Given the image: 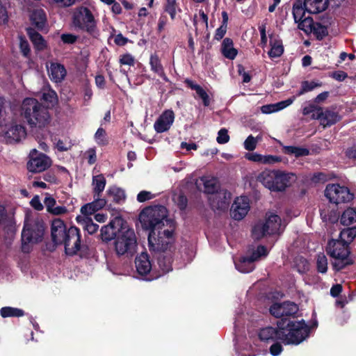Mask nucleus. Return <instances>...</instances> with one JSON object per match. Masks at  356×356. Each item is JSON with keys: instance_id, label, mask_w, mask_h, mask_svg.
Masks as SVG:
<instances>
[{"instance_id": "680f3d73", "label": "nucleus", "mask_w": 356, "mask_h": 356, "mask_svg": "<svg viewBox=\"0 0 356 356\" xmlns=\"http://www.w3.org/2000/svg\"><path fill=\"white\" fill-rule=\"evenodd\" d=\"M19 47L24 56H27L29 54L30 47L29 42L21 36L19 37Z\"/></svg>"}, {"instance_id": "c85d7f7f", "label": "nucleus", "mask_w": 356, "mask_h": 356, "mask_svg": "<svg viewBox=\"0 0 356 356\" xmlns=\"http://www.w3.org/2000/svg\"><path fill=\"white\" fill-rule=\"evenodd\" d=\"M264 224L269 235L279 234L282 230L281 219L277 215L270 214Z\"/></svg>"}, {"instance_id": "0eeeda50", "label": "nucleus", "mask_w": 356, "mask_h": 356, "mask_svg": "<svg viewBox=\"0 0 356 356\" xmlns=\"http://www.w3.org/2000/svg\"><path fill=\"white\" fill-rule=\"evenodd\" d=\"M136 246V236L134 230L125 222L115 238V248L118 254L123 255L133 251Z\"/></svg>"}, {"instance_id": "603ef678", "label": "nucleus", "mask_w": 356, "mask_h": 356, "mask_svg": "<svg viewBox=\"0 0 356 356\" xmlns=\"http://www.w3.org/2000/svg\"><path fill=\"white\" fill-rule=\"evenodd\" d=\"M165 10L168 13H169L171 19H174L177 13L176 0H167Z\"/></svg>"}, {"instance_id": "8fccbe9b", "label": "nucleus", "mask_w": 356, "mask_h": 356, "mask_svg": "<svg viewBox=\"0 0 356 356\" xmlns=\"http://www.w3.org/2000/svg\"><path fill=\"white\" fill-rule=\"evenodd\" d=\"M95 140L99 145H106L108 143L106 134L104 129L99 128L95 134Z\"/></svg>"}, {"instance_id": "58836bf2", "label": "nucleus", "mask_w": 356, "mask_h": 356, "mask_svg": "<svg viewBox=\"0 0 356 356\" xmlns=\"http://www.w3.org/2000/svg\"><path fill=\"white\" fill-rule=\"evenodd\" d=\"M282 152L289 155H293L296 157L307 156L309 153L308 149L299 146H283Z\"/></svg>"}, {"instance_id": "a19ab883", "label": "nucleus", "mask_w": 356, "mask_h": 356, "mask_svg": "<svg viewBox=\"0 0 356 356\" xmlns=\"http://www.w3.org/2000/svg\"><path fill=\"white\" fill-rule=\"evenodd\" d=\"M149 65L151 70L154 72L156 73L161 77H165L163 67L161 63L159 56L156 54L151 55L149 58Z\"/></svg>"}, {"instance_id": "f704fd0d", "label": "nucleus", "mask_w": 356, "mask_h": 356, "mask_svg": "<svg viewBox=\"0 0 356 356\" xmlns=\"http://www.w3.org/2000/svg\"><path fill=\"white\" fill-rule=\"evenodd\" d=\"M76 220L83 226V228L90 234L95 233L99 228V225L93 222L92 219L90 218L89 217L79 216L76 217Z\"/></svg>"}, {"instance_id": "ddd939ff", "label": "nucleus", "mask_w": 356, "mask_h": 356, "mask_svg": "<svg viewBox=\"0 0 356 356\" xmlns=\"http://www.w3.org/2000/svg\"><path fill=\"white\" fill-rule=\"evenodd\" d=\"M250 210L249 199L246 196H240L235 199L232 208L231 216L237 220L243 219Z\"/></svg>"}, {"instance_id": "473e14b6", "label": "nucleus", "mask_w": 356, "mask_h": 356, "mask_svg": "<svg viewBox=\"0 0 356 356\" xmlns=\"http://www.w3.org/2000/svg\"><path fill=\"white\" fill-rule=\"evenodd\" d=\"M222 54L225 57L233 60L236 56L238 51L234 47L233 42L229 38H225L222 43Z\"/></svg>"}, {"instance_id": "b1692460", "label": "nucleus", "mask_w": 356, "mask_h": 356, "mask_svg": "<svg viewBox=\"0 0 356 356\" xmlns=\"http://www.w3.org/2000/svg\"><path fill=\"white\" fill-rule=\"evenodd\" d=\"M106 204L105 199L96 197L93 202L86 204L81 208V216L89 217L97 211L102 209Z\"/></svg>"}, {"instance_id": "a18cd8bd", "label": "nucleus", "mask_w": 356, "mask_h": 356, "mask_svg": "<svg viewBox=\"0 0 356 356\" xmlns=\"http://www.w3.org/2000/svg\"><path fill=\"white\" fill-rule=\"evenodd\" d=\"M267 254L268 250L266 248L264 245H259L256 249H253L252 250L249 257L253 261V262H254L262 257H266Z\"/></svg>"}, {"instance_id": "2f4dec72", "label": "nucleus", "mask_w": 356, "mask_h": 356, "mask_svg": "<svg viewBox=\"0 0 356 356\" xmlns=\"http://www.w3.org/2000/svg\"><path fill=\"white\" fill-rule=\"evenodd\" d=\"M27 32L34 47L37 50L42 51L47 47V42L40 34L32 29H28Z\"/></svg>"}, {"instance_id": "9b49d317", "label": "nucleus", "mask_w": 356, "mask_h": 356, "mask_svg": "<svg viewBox=\"0 0 356 356\" xmlns=\"http://www.w3.org/2000/svg\"><path fill=\"white\" fill-rule=\"evenodd\" d=\"M0 127L5 132L6 136L10 141L18 142L24 138L26 135L24 127L10 118L8 119L3 126Z\"/></svg>"}, {"instance_id": "cd10ccee", "label": "nucleus", "mask_w": 356, "mask_h": 356, "mask_svg": "<svg viewBox=\"0 0 356 356\" xmlns=\"http://www.w3.org/2000/svg\"><path fill=\"white\" fill-rule=\"evenodd\" d=\"M327 0H305L304 6L307 13L317 14L325 10Z\"/></svg>"}, {"instance_id": "69168bd1", "label": "nucleus", "mask_w": 356, "mask_h": 356, "mask_svg": "<svg viewBox=\"0 0 356 356\" xmlns=\"http://www.w3.org/2000/svg\"><path fill=\"white\" fill-rule=\"evenodd\" d=\"M294 100H295V97H293V98H289L284 101H282L278 103H276L275 106L277 108V111H280L285 108L286 107L290 106L293 102Z\"/></svg>"}, {"instance_id": "aec40b11", "label": "nucleus", "mask_w": 356, "mask_h": 356, "mask_svg": "<svg viewBox=\"0 0 356 356\" xmlns=\"http://www.w3.org/2000/svg\"><path fill=\"white\" fill-rule=\"evenodd\" d=\"M67 234V229L64 222L60 218H55L51 223V237L56 244H62Z\"/></svg>"}, {"instance_id": "72a5a7b5", "label": "nucleus", "mask_w": 356, "mask_h": 356, "mask_svg": "<svg viewBox=\"0 0 356 356\" xmlns=\"http://www.w3.org/2000/svg\"><path fill=\"white\" fill-rule=\"evenodd\" d=\"M234 264L236 268L243 273H250L254 268V262L249 257H242Z\"/></svg>"}, {"instance_id": "5701e85b", "label": "nucleus", "mask_w": 356, "mask_h": 356, "mask_svg": "<svg viewBox=\"0 0 356 356\" xmlns=\"http://www.w3.org/2000/svg\"><path fill=\"white\" fill-rule=\"evenodd\" d=\"M135 264L137 272L141 275L148 274L152 270V264L147 252H142L138 255Z\"/></svg>"}, {"instance_id": "e2e57ef3", "label": "nucleus", "mask_w": 356, "mask_h": 356, "mask_svg": "<svg viewBox=\"0 0 356 356\" xmlns=\"http://www.w3.org/2000/svg\"><path fill=\"white\" fill-rule=\"evenodd\" d=\"M86 154L87 156L88 163L90 165H92V164H94L96 162V161H97V154H96V149H95V148L92 147V148L88 149L86 151Z\"/></svg>"}, {"instance_id": "6e6552de", "label": "nucleus", "mask_w": 356, "mask_h": 356, "mask_svg": "<svg viewBox=\"0 0 356 356\" xmlns=\"http://www.w3.org/2000/svg\"><path fill=\"white\" fill-rule=\"evenodd\" d=\"M72 22L76 28L91 34L96 31V21L91 11L86 7L77 8L73 14Z\"/></svg>"}, {"instance_id": "052dcab7", "label": "nucleus", "mask_w": 356, "mask_h": 356, "mask_svg": "<svg viewBox=\"0 0 356 356\" xmlns=\"http://www.w3.org/2000/svg\"><path fill=\"white\" fill-rule=\"evenodd\" d=\"M120 63L122 65H126L129 66H133L135 63V60L133 56L129 54H124L120 56Z\"/></svg>"}, {"instance_id": "864d4df0", "label": "nucleus", "mask_w": 356, "mask_h": 356, "mask_svg": "<svg viewBox=\"0 0 356 356\" xmlns=\"http://www.w3.org/2000/svg\"><path fill=\"white\" fill-rule=\"evenodd\" d=\"M155 197H156V195L152 193L150 191H141L137 195L136 199L138 202H145L146 201L154 199Z\"/></svg>"}, {"instance_id": "774afa93", "label": "nucleus", "mask_w": 356, "mask_h": 356, "mask_svg": "<svg viewBox=\"0 0 356 356\" xmlns=\"http://www.w3.org/2000/svg\"><path fill=\"white\" fill-rule=\"evenodd\" d=\"M282 351V346L278 343H273L270 348V353L273 356L279 355Z\"/></svg>"}, {"instance_id": "4c0bfd02", "label": "nucleus", "mask_w": 356, "mask_h": 356, "mask_svg": "<svg viewBox=\"0 0 356 356\" xmlns=\"http://www.w3.org/2000/svg\"><path fill=\"white\" fill-rule=\"evenodd\" d=\"M270 44L271 48L268 53L270 58H275L282 55L284 52V47L281 40L271 38Z\"/></svg>"}, {"instance_id": "423d86ee", "label": "nucleus", "mask_w": 356, "mask_h": 356, "mask_svg": "<svg viewBox=\"0 0 356 356\" xmlns=\"http://www.w3.org/2000/svg\"><path fill=\"white\" fill-rule=\"evenodd\" d=\"M327 252L334 259L332 265L337 270L353 263L349 246L343 244L341 241H338L337 240L329 241Z\"/></svg>"}, {"instance_id": "0e129e2a", "label": "nucleus", "mask_w": 356, "mask_h": 356, "mask_svg": "<svg viewBox=\"0 0 356 356\" xmlns=\"http://www.w3.org/2000/svg\"><path fill=\"white\" fill-rule=\"evenodd\" d=\"M44 205L48 212H51L56 205V200L51 196H47L44 200Z\"/></svg>"}, {"instance_id": "7c9ffc66", "label": "nucleus", "mask_w": 356, "mask_h": 356, "mask_svg": "<svg viewBox=\"0 0 356 356\" xmlns=\"http://www.w3.org/2000/svg\"><path fill=\"white\" fill-rule=\"evenodd\" d=\"M356 222V207L347 208L341 215L340 223L343 226H350Z\"/></svg>"}, {"instance_id": "4be33fe9", "label": "nucleus", "mask_w": 356, "mask_h": 356, "mask_svg": "<svg viewBox=\"0 0 356 356\" xmlns=\"http://www.w3.org/2000/svg\"><path fill=\"white\" fill-rule=\"evenodd\" d=\"M259 338L261 341L270 343L282 337L281 329L278 326V330L272 327H266L259 330Z\"/></svg>"}, {"instance_id": "6ab92c4d", "label": "nucleus", "mask_w": 356, "mask_h": 356, "mask_svg": "<svg viewBox=\"0 0 356 356\" xmlns=\"http://www.w3.org/2000/svg\"><path fill=\"white\" fill-rule=\"evenodd\" d=\"M197 188L207 194H211V196L218 191V180L211 176H203L195 181Z\"/></svg>"}, {"instance_id": "338daca9", "label": "nucleus", "mask_w": 356, "mask_h": 356, "mask_svg": "<svg viewBox=\"0 0 356 356\" xmlns=\"http://www.w3.org/2000/svg\"><path fill=\"white\" fill-rule=\"evenodd\" d=\"M77 37L73 34L66 33L61 35L62 41L65 44H73L76 41Z\"/></svg>"}, {"instance_id": "ea45409f", "label": "nucleus", "mask_w": 356, "mask_h": 356, "mask_svg": "<svg viewBox=\"0 0 356 356\" xmlns=\"http://www.w3.org/2000/svg\"><path fill=\"white\" fill-rule=\"evenodd\" d=\"M106 184V179L103 175H98L92 177L93 191L99 197V194L104 190Z\"/></svg>"}, {"instance_id": "dca6fc26", "label": "nucleus", "mask_w": 356, "mask_h": 356, "mask_svg": "<svg viewBox=\"0 0 356 356\" xmlns=\"http://www.w3.org/2000/svg\"><path fill=\"white\" fill-rule=\"evenodd\" d=\"M297 179L296 174L276 170L273 191H283Z\"/></svg>"}, {"instance_id": "c756f323", "label": "nucleus", "mask_w": 356, "mask_h": 356, "mask_svg": "<svg viewBox=\"0 0 356 356\" xmlns=\"http://www.w3.org/2000/svg\"><path fill=\"white\" fill-rule=\"evenodd\" d=\"M30 19L33 25L39 30H43L47 24V16L41 8L35 9L30 15Z\"/></svg>"}, {"instance_id": "412c9836", "label": "nucleus", "mask_w": 356, "mask_h": 356, "mask_svg": "<svg viewBox=\"0 0 356 356\" xmlns=\"http://www.w3.org/2000/svg\"><path fill=\"white\" fill-rule=\"evenodd\" d=\"M313 119H318L320 120V123L324 127L331 126L340 120V117L337 113L326 110L323 111L322 108L321 109L318 114H314L312 115Z\"/></svg>"}, {"instance_id": "393cba45", "label": "nucleus", "mask_w": 356, "mask_h": 356, "mask_svg": "<svg viewBox=\"0 0 356 356\" xmlns=\"http://www.w3.org/2000/svg\"><path fill=\"white\" fill-rule=\"evenodd\" d=\"M47 67L50 79L56 83L62 81L66 76L65 68L60 63H51Z\"/></svg>"}, {"instance_id": "9d476101", "label": "nucleus", "mask_w": 356, "mask_h": 356, "mask_svg": "<svg viewBox=\"0 0 356 356\" xmlns=\"http://www.w3.org/2000/svg\"><path fill=\"white\" fill-rule=\"evenodd\" d=\"M65 246V253L68 255H74L81 248L80 231L76 227L72 226L67 229V234L62 242Z\"/></svg>"}, {"instance_id": "20e7f679", "label": "nucleus", "mask_w": 356, "mask_h": 356, "mask_svg": "<svg viewBox=\"0 0 356 356\" xmlns=\"http://www.w3.org/2000/svg\"><path fill=\"white\" fill-rule=\"evenodd\" d=\"M22 114L31 127L42 129L50 122V115L47 108L33 98L24 99Z\"/></svg>"}, {"instance_id": "de8ad7c7", "label": "nucleus", "mask_w": 356, "mask_h": 356, "mask_svg": "<svg viewBox=\"0 0 356 356\" xmlns=\"http://www.w3.org/2000/svg\"><path fill=\"white\" fill-rule=\"evenodd\" d=\"M305 11H307L305 8L304 4L302 3H296L293 7V15L296 22H298L302 19H304V16L305 14Z\"/></svg>"}, {"instance_id": "c03bdc74", "label": "nucleus", "mask_w": 356, "mask_h": 356, "mask_svg": "<svg viewBox=\"0 0 356 356\" xmlns=\"http://www.w3.org/2000/svg\"><path fill=\"white\" fill-rule=\"evenodd\" d=\"M298 22V28L306 33H310L316 29L313 19L311 17H305Z\"/></svg>"}, {"instance_id": "4468645a", "label": "nucleus", "mask_w": 356, "mask_h": 356, "mask_svg": "<svg viewBox=\"0 0 356 356\" xmlns=\"http://www.w3.org/2000/svg\"><path fill=\"white\" fill-rule=\"evenodd\" d=\"M125 222L120 217H116L107 225H105L101 229V236L104 241H109L114 238H116L119 229H122Z\"/></svg>"}, {"instance_id": "4d7b16f0", "label": "nucleus", "mask_w": 356, "mask_h": 356, "mask_svg": "<svg viewBox=\"0 0 356 356\" xmlns=\"http://www.w3.org/2000/svg\"><path fill=\"white\" fill-rule=\"evenodd\" d=\"M229 140V136L228 135L227 131L225 129H221L218 134V136L216 138L217 142L219 144H225Z\"/></svg>"}, {"instance_id": "c9c22d12", "label": "nucleus", "mask_w": 356, "mask_h": 356, "mask_svg": "<svg viewBox=\"0 0 356 356\" xmlns=\"http://www.w3.org/2000/svg\"><path fill=\"white\" fill-rule=\"evenodd\" d=\"M106 192L108 195L117 203H121L125 200V192L121 188L116 186H112L108 188Z\"/></svg>"}, {"instance_id": "a211bd4d", "label": "nucleus", "mask_w": 356, "mask_h": 356, "mask_svg": "<svg viewBox=\"0 0 356 356\" xmlns=\"http://www.w3.org/2000/svg\"><path fill=\"white\" fill-rule=\"evenodd\" d=\"M297 311V305L290 302L275 303L270 308V314L277 318L293 315L296 314Z\"/></svg>"}, {"instance_id": "bf43d9fd", "label": "nucleus", "mask_w": 356, "mask_h": 356, "mask_svg": "<svg viewBox=\"0 0 356 356\" xmlns=\"http://www.w3.org/2000/svg\"><path fill=\"white\" fill-rule=\"evenodd\" d=\"M321 109V107H318L314 104H309V106L303 108L302 113L305 115H309L310 113H312V115L314 114L317 115L318 114V112H320Z\"/></svg>"}, {"instance_id": "f8f14e48", "label": "nucleus", "mask_w": 356, "mask_h": 356, "mask_svg": "<svg viewBox=\"0 0 356 356\" xmlns=\"http://www.w3.org/2000/svg\"><path fill=\"white\" fill-rule=\"evenodd\" d=\"M37 150L33 149L31 152V158L27 163V169L31 172H40L47 169L51 165V159L44 154H39L33 157Z\"/></svg>"}, {"instance_id": "e433bc0d", "label": "nucleus", "mask_w": 356, "mask_h": 356, "mask_svg": "<svg viewBox=\"0 0 356 356\" xmlns=\"http://www.w3.org/2000/svg\"><path fill=\"white\" fill-rule=\"evenodd\" d=\"M355 237L356 227H351L343 229L340 232V240L337 241H341L343 244H346V245L348 246L349 244L355 239Z\"/></svg>"}, {"instance_id": "13d9d810", "label": "nucleus", "mask_w": 356, "mask_h": 356, "mask_svg": "<svg viewBox=\"0 0 356 356\" xmlns=\"http://www.w3.org/2000/svg\"><path fill=\"white\" fill-rule=\"evenodd\" d=\"M196 94L202 100L203 104L205 106H208L210 104L209 97L207 92L203 89V88H197V91L196 92Z\"/></svg>"}, {"instance_id": "1a4fd4ad", "label": "nucleus", "mask_w": 356, "mask_h": 356, "mask_svg": "<svg viewBox=\"0 0 356 356\" xmlns=\"http://www.w3.org/2000/svg\"><path fill=\"white\" fill-rule=\"evenodd\" d=\"M325 195L331 203L336 204L349 202L354 198L353 193H350L348 188L336 184L326 186Z\"/></svg>"}, {"instance_id": "7ed1b4c3", "label": "nucleus", "mask_w": 356, "mask_h": 356, "mask_svg": "<svg viewBox=\"0 0 356 356\" xmlns=\"http://www.w3.org/2000/svg\"><path fill=\"white\" fill-rule=\"evenodd\" d=\"M277 325L281 329L280 340L286 345H298L309 334V327L304 321H289L282 318Z\"/></svg>"}, {"instance_id": "09e8293b", "label": "nucleus", "mask_w": 356, "mask_h": 356, "mask_svg": "<svg viewBox=\"0 0 356 356\" xmlns=\"http://www.w3.org/2000/svg\"><path fill=\"white\" fill-rule=\"evenodd\" d=\"M317 269L319 273H325L327 270V259L324 254H319L316 259Z\"/></svg>"}, {"instance_id": "a878e982", "label": "nucleus", "mask_w": 356, "mask_h": 356, "mask_svg": "<svg viewBox=\"0 0 356 356\" xmlns=\"http://www.w3.org/2000/svg\"><path fill=\"white\" fill-rule=\"evenodd\" d=\"M245 157L249 161L261 164H273L281 161V159L279 156L262 155L256 152L247 153Z\"/></svg>"}, {"instance_id": "f03ea898", "label": "nucleus", "mask_w": 356, "mask_h": 356, "mask_svg": "<svg viewBox=\"0 0 356 356\" xmlns=\"http://www.w3.org/2000/svg\"><path fill=\"white\" fill-rule=\"evenodd\" d=\"M45 227L43 220L38 214L26 213L21 234L23 252L29 253L34 245L43 240Z\"/></svg>"}, {"instance_id": "39448f33", "label": "nucleus", "mask_w": 356, "mask_h": 356, "mask_svg": "<svg viewBox=\"0 0 356 356\" xmlns=\"http://www.w3.org/2000/svg\"><path fill=\"white\" fill-rule=\"evenodd\" d=\"M167 215L168 211L163 206L147 207L139 213L138 221L143 229L152 232L170 223Z\"/></svg>"}, {"instance_id": "2eb2a0df", "label": "nucleus", "mask_w": 356, "mask_h": 356, "mask_svg": "<svg viewBox=\"0 0 356 356\" xmlns=\"http://www.w3.org/2000/svg\"><path fill=\"white\" fill-rule=\"evenodd\" d=\"M175 120L174 112L169 109L164 111L156 119L154 124V129L158 134L168 131Z\"/></svg>"}, {"instance_id": "37998d69", "label": "nucleus", "mask_w": 356, "mask_h": 356, "mask_svg": "<svg viewBox=\"0 0 356 356\" xmlns=\"http://www.w3.org/2000/svg\"><path fill=\"white\" fill-rule=\"evenodd\" d=\"M252 237L257 240H259L266 235H269L264 222L257 223L252 229Z\"/></svg>"}, {"instance_id": "f3484780", "label": "nucleus", "mask_w": 356, "mask_h": 356, "mask_svg": "<svg viewBox=\"0 0 356 356\" xmlns=\"http://www.w3.org/2000/svg\"><path fill=\"white\" fill-rule=\"evenodd\" d=\"M231 193L225 190H222L209 197V202L212 208L215 210L227 209L231 200Z\"/></svg>"}, {"instance_id": "6e6d98bb", "label": "nucleus", "mask_w": 356, "mask_h": 356, "mask_svg": "<svg viewBox=\"0 0 356 356\" xmlns=\"http://www.w3.org/2000/svg\"><path fill=\"white\" fill-rule=\"evenodd\" d=\"M42 99L44 101L53 105L57 102V95L54 90H49L48 91L43 92Z\"/></svg>"}, {"instance_id": "3c124183", "label": "nucleus", "mask_w": 356, "mask_h": 356, "mask_svg": "<svg viewBox=\"0 0 356 356\" xmlns=\"http://www.w3.org/2000/svg\"><path fill=\"white\" fill-rule=\"evenodd\" d=\"M6 101L4 98L0 97V126H3L4 122L10 119V117L6 111Z\"/></svg>"}, {"instance_id": "f257e3e1", "label": "nucleus", "mask_w": 356, "mask_h": 356, "mask_svg": "<svg viewBox=\"0 0 356 356\" xmlns=\"http://www.w3.org/2000/svg\"><path fill=\"white\" fill-rule=\"evenodd\" d=\"M161 229L149 232V250L158 254V264L163 273L172 270L171 254L175 250V227L172 222Z\"/></svg>"}, {"instance_id": "5fc2aeb1", "label": "nucleus", "mask_w": 356, "mask_h": 356, "mask_svg": "<svg viewBox=\"0 0 356 356\" xmlns=\"http://www.w3.org/2000/svg\"><path fill=\"white\" fill-rule=\"evenodd\" d=\"M257 143L258 139L250 135L244 141V148L248 151H253L256 148Z\"/></svg>"}, {"instance_id": "79ce46f5", "label": "nucleus", "mask_w": 356, "mask_h": 356, "mask_svg": "<svg viewBox=\"0 0 356 356\" xmlns=\"http://www.w3.org/2000/svg\"><path fill=\"white\" fill-rule=\"evenodd\" d=\"M1 315L3 318L6 317H19L22 316L24 314L23 310L11 307H2L0 311Z\"/></svg>"}, {"instance_id": "49530a36", "label": "nucleus", "mask_w": 356, "mask_h": 356, "mask_svg": "<svg viewBox=\"0 0 356 356\" xmlns=\"http://www.w3.org/2000/svg\"><path fill=\"white\" fill-rule=\"evenodd\" d=\"M321 86V83L315 82V81H303L301 84V88L298 92V95H302L305 92H309L315 89L316 88Z\"/></svg>"}, {"instance_id": "bb28decb", "label": "nucleus", "mask_w": 356, "mask_h": 356, "mask_svg": "<svg viewBox=\"0 0 356 356\" xmlns=\"http://www.w3.org/2000/svg\"><path fill=\"white\" fill-rule=\"evenodd\" d=\"M276 179V170H265L260 172L257 180L264 186L273 191L275 179Z\"/></svg>"}]
</instances>
